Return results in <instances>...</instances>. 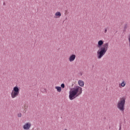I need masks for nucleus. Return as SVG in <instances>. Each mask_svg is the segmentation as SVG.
Wrapping results in <instances>:
<instances>
[{"label":"nucleus","mask_w":130,"mask_h":130,"mask_svg":"<svg viewBox=\"0 0 130 130\" xmlns=\"http://www.w3.org/2000/svg\"><path fill=\"white\" fill-rule=\"evenodd\" d=\"M78 85L80 86H75L74 88H72L70 89L69 91V99L71 100H74L76 99L77 97H79L80 95L82 94L83 93V89L81 87H84L85 83L83 80L78 81Z\"/></svg>","instance_id":"nucleus-1"},{"label":"nucleus","mask_w":130,"mask_h":130,"mask_svg":"<svg viewBox=\"0 0 130 130\" xmlns=\"http://www.w3.org/2000/svg\"><path fill=\"white\" fill-rule=\"evenodd\" d=\"M104 41L103 40H100L98 42V47L99 48L98 51H97V56L98 59H101L104 55H105V53L107 52V50H108V47L109 46V44L108 43H106L105 44Z\"/></svg>","instance_id":"nucleus-2"},{"label":"nucleus","mask_w":130,"mask_h":130,"mask_svg":"<svg viewBox=\"0 0 130 130\" xmlns=\"http://www.w3.org/2000/svg\"><path fill=\"white\" fill-rule=\"evenodd\" d=\"M125 100H126V97L122 96L119 98V101L117 103V108L121 111V112H124V106H125Z\"/></svg>","instance_id":"nucleus-3"},{"label":"nucleus","mask_w":130,"mask_h":130,"mask_svg":"<svg viewBox=\"0 0 130 130\" xmlns=\"http://www.w3.org/2000/svg\"><path fill=\"white\" fill-rule=\"evenodd\" d=\"M19 94H20V88H19V86H14L11 93V98L12 99H15V98H17V97L19 96Z\"/></svg>","instance_id":"nucleus-4"},{"label":"nucleus","mask_w":130,"mask_h":130,"mask_svg":"<svg viewBox=\"0 0 130 130\" xmlns=\"http://www.w3.org/2000/svg\"><path fill=\"white\" fill-rule=\"evenodd\" d=\"M31 123L30 122L25 123L23 126V128L24 130H29L31 127Z\"/></svg>","instance_id":"nucleus-5"},{"label":"nucleus","mask_w":130,"mask_h":130,"mask_svg":"<svg viewBox=\"0 0 130 130\" xmlns=\"http://www.w3.org/2000/svg\"><path fill=\"white\" fill-rule=\"evenodd\" d=\"M75 59H76V55L72 54L69 56V60L70 62H73L75 61Z\"/></svg>","instance_id":"nucleus-6"},{"label":"nucleus","mask_w":130,"mask_h":130,"mask_svg":"<svg viewBox=\"0 0 130 130\" xmlns=\"http://www.w3.org/2000/svg\"><path fill=\"white\" fill-rule=\"evenodd\" d=\"M54 17L55 19H59V18L61 17V13H60V12H57L55 13V15Z\"/></svg>","instance_id":"nucleus-7"},{"label":"nucleus","mask_w":130,"mask_h":130,"mask_svg":"<svg viewBox=\"0 0 130 130\" xmlns=\"http://www.w3.org/2000/svg\"><path fill=\"white\" fill-rule=\"evenodd\" d=\"M126 85V82L124 81H122L121 83H119V88H121V87H125Z\"/></svg>","instance_id":"nucleus-8"},{"label":"nucleus","mask_w":130,"mask_h":130,"mask_svg":"<svg viewBox=\"0 0 130 130\" xmlns=\"http://www.w3.org/2000/svg\"><path fill=\"white\" fill-rule=\"evenodd\" d=\"M55 89H56L57 92H61V87L59 86H56Z\"/></svg>","instance_id":"nucleus-9"},{"label":"nucleus","mask_w":130,"mask_h":130,"mask_svg":"<svg viewBox=\"0 0 130 130\" xmlns=\"http://www.w3.org/2000/svg\"><path fill=\"white\" fill-rule=\"evenodd\" d=\"M17 116H18V117H22V113H19V114H18Z\"/></svg>","instance_id":"nucleus-10"},{"label":"nucleus","mask_w":130,"mask_h":130,"mask_svg":"<svg viewBox=\"0 0 130 130\" xmlns=\"http://www.w3.org/2000/svg\"><path fill=\"white\" fill-rule=\"evenodd\" d=\"M61 88H64V84L62 83V84H61Z\"/></svg>","instance_id":"nucleus-11"},{"label":"nucleus","mask_w":130,"mask_h":130,"mask_svg":"<svg viewBox=\"0 0 130 130\" xmlns=\"http://www.w3.org/2000/svg\"><path fill=\"white\" fill-rule=\"evenodd\" d=\"M107 28H105L104 33H107Z\"/></svg>","instance_id":"nucleus-12"}]
</instances>
